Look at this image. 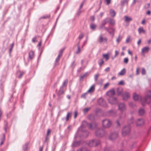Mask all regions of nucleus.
Wrapping results in <instances>:
<instances>
[{"mask_svg": "<svg viewBox=\"0 0 151 151\" xmlns=\"http://www.w3.org/2000/svg\"><path fill=\"white\" fill-rule=\"evenodd\" d=\"M107 95L109 96V98L108 100L109 103L111 104H116L117 101L116 99L113 97V96L115 94L114 90H112L108 91L107 93Z\"/></svg>", "mask_w": 151, "mask_h": 151, "instance_id": "f257e3e1", "label": "nucleus"}, {"mask_svg": "<svg viewBox=\"0 0 151 151\" xmlns=\"http://www.w3.org/2000/svg\"><path fill=\"white\" fill-rule=\"evenodd\" d=\"M102 125L103 127L104 128H108L111 126V121L109 119H105L102 121Z\"/></svg>", "mask_w": 151, "mask_h": 151, "instance_id": "f03ea898", "label": "nucleus"}, {"mask_svg": "<svg viewBox=\"0 0 151 151\" xmlns=\"http://www.w3.org/2000/svg\"><path fill=\"white\" fill-rule=\"evenodd\" d=\"M130 128L129 126H126L123 128L122 134L123 136H126L130 132Z\"/></svg>", "mask_w": 151, "mask_h": 151, "instance_id": "7ed1b4c3", "label": "nucleus"}, {"mask_svg": "<svg viewBox=\"0 0 151 151\" xmlns=\"http://www.w3.org/2000/svg\"><path fill=\"white\" fill-rule=\"evenodd\" d=\"M151 97V91L147 92L145 99H144L145 104H149L150 101V98Z\"/></svg>", "mask_w": 151, "mask_h": 151, "instance_id": "20e7f679", "label": "nucleus"}, {"mask_svg": "<svg viewBox=\"0 0 151 151\" xmlns=\"http://www.w3.org/2000/svg\"><path fill=\"white\" fill-rule=\"evenodd\" d=\"M133 98L134 100L135 101H137L140 100L141 101L142 104L143 106H144L145 105V103L144 101L141 99V97L140 96L138 95L135 93H134L133 95Z\"/></svg>", "mask_w": 151, "mask_h": 151, "instance_id": "39448f33", "label": "nucleus"}, {"mask_svg": "<svg viewBox=\"0 0 151 151\" xmlns=\"http://www.w3.org/2000/svg\"><path fill=\"white\" fill-rule=\"evenodd\" d=\"M100 143V142L99 140H92L90 142L88 145L90 146H96L99 145Z\"/></svg>", "mask_w": 151, "mask_h": 151, "instance_id": "423d86ee", "label": "nucleus"}, {"mask_svg": "<svg viewBox=\"0 0 151 151\" xmlns=\"http://www.w3.org/2000/svg\"><path fill=\"white\" fill-rule=\"evenodd\" d=\"M95 90V86L93 85H92L89 89L87 93H85V94L83 95H82V97L85 96L86 95L87 93H92Z\"/></svg>", "mask_w": 151, "mask_h": 151, "instance_id": "0eeeda50", "label": "nucleus"}, {"mask_svg": "<svg viewBox=\"0 0 151 151\" xmlns=\"http://www.w3.org/2000/svg\"><path fill=\"white\" fill-rule=\"evenodd\" d=\"M118 136V134L117 133H114L111 134L109 137V138L111 140H113L116 139Z\"/></svg>", "mask_w": 151, "mask_h": 151, "instance_id": "6e6552de", "label": "nucleus"}, {"mask_svg": "<svg viewBox=\"0 0 151 151\" xmlns=\"http://www.w3.org/2000/svg\"><path fill=\"white\" fill-rule=\"evenodd\" d=\"M144 123V121L143 119H139L136 122V125L137 126H140Z\"/></svg>", "mask_w": 151, "mask_h": 151, "instance_id": "1a4fd4ad", "label": "nucleus"}, {"mask_svg": "<svg viewBox=\"0 0 151 151\" xmlns=\"http://www.w3.org/2000/svg\"><path fill=\"white\" fill-rule=\"evenodd\" d=\"M150 50V48L148 47H143L141 51L142 53L144 54L145 53H146L148 52Z\"/></svg>", "mask_w": 151, "mask_h": 151, "instance_id": "9d476101", "label": "nucleus"}, {"mask_svg": "<svg viewBox=\"0 0 151 151\" xmlns=\"http://www.w3.org/2000/svg\"><path fill=\"white\" fill-rule=\"evenodd\" d=\"M119 108L121 111H123L125 109V106L124 104L121 103L119 105Z\"/></svg>", "mask_w": 151, "mask_h": 151, "instance_id": "9b49d317", "label": "nucleus"}, {"mask_svg": "<svg viewBox=\"0 0 151 151\" xmlns=\"http://www.w3.org/2000/svg\"><path fill=\"white\" fill-rule=\"evenodd\" d=\"M130 97V95L129 93L127 92H126L123 95V97L124 100H126L129 98Z\"/></svg>", "mask_w": 151, "mask_h": 151, "instance_id": "f8f14e48", "label": "nucleus"}, {"mask_svg": "<svg viewBox=\"0 0 151 151\" xmlns=\"http://www.w3.org/2000/svg\"><path fill=\"white\" fill-rule=\"evenodd\" d=\"M98 102L99 104L101 106H105V105H104L105 104V102L104 101L102 98H100L98 100Z\"/></svg>", "mask_w": 151, "mask_h": 151, "instance_id": "ddd939ff", "label": "nucleus"}, {"mask_svg": "<svg viewBox=\"0 0 151 151\" xmlns=\"http://www.w3.org/2000/svg\"><path fill=\"white\" fill-rule=\"evenodd\" d=\"M107 41V39L106 38H103L102 36H101L99 38V42H106Z\"/></svg>", "mask_w": 151, "mask_h": 151, "instance_id": "4468645a", "label": "nucleus"}, {"mask_svg": "<svg viewBox=\"0 0 151 151\" xmlns=\"http://www.w3.org/2000/svg\"><path fill=\"white\" fill-rule=\"evenodd\" d=\"M109 53L104 54L102 55L103 57L105 59L106 61L108 60L109 59Z\"/></svg>", "mask_w": 151, "mask_h": 151, "instance_id": "2eb2a0df", "label": "nucleus"}, {"mask_svg": "<svg viewBox=\"0 0 151 151\" xmlns=\"http://www.w3.org/2000/svg\"><path fill=\"white\" fill-rule=\"evenodd\" d=\"M126 72V70L125 68L123 69L121 71L118 73L119 76H123L124 75Z\"/></svg>", "mask_w": 151, "mask_h": 151, "instance_id": "dca6fc26", "label": "nucleus"}, {"mask_svg": "<svg viewBox=\"0 0 151 151\" xmlns=\"http://www.w3.org/2000/svg\"><path fill=\"white\" fill-rule=\"evenodd\" d=\"M139 114L140 115H143L145 113V111L143 109H140L138 111Z\"/></svg>", "mask_w": 151, "mask_h": 151, "instance_id": "f3484780", "label": "nucleus"}, {"mask_svg": "<svg viewBox=\"0 0 151 151\" xmlns=\"http://www.w3.org/2000/svg\"><path fill=\"white\" fill-rule=\"evenodd\" d=\"M138 31L139 34H140L141 33H145L146 31H145L143 29L142 27H139L138 29Z\"/></svg>", "mask_w": 151, "mask_h": 151, "instance_id": "a211bd4d", "label": "nucleus"}, {"mask_svg": "<svg viewBox=\"0 0 151 151\" xmlns=\"http://www.w3.org/2000/svg\"><path fill=\"white\" fill-rule=\"evenodd\" d=\"M34 57V52L33 51H30L29 52V57L30 59H32Z\"/></svg>", "mask_w": 151, "mask_h": 151, "instance_id": "6ab92c4d", "label": "nucleus"}, {"mask_svg": "<svg viewBox=\"0 0 151 151\" xmlns=\"http://www.w3.org/2000/svg\"><path fill=\"white\" fill-rule=\"evenodd\" d=\"M96 124L95 123L90 124L89 125V128L91 129H92L96 127Z\"/></svg>", "mask_w": 151, "mask_h": 151, "instance_id": "aec40b11", "label": "nucleus"}, {"mask_svg": "<svg viewBox=\"0 0 151 151\" xmlns=\"http://www.w3.org/2000/svg\"><path fill=\"white\" fill-rule=\"evenodd\" d=\"M124 18L125 21L127 22H129L132 20L131 18L127 16H125Z\"/></svg>", "mask_w": 151, "mask_h": 151, "instance_id": "412c9836", "label": "nucleus"}, {"mask_svg": "<svg viewBox=\"0 0 151 151\" xmlns=\"http://www.w3.org/2000/svg\"><path fill=\"white\" fill-rule=\"evenodd\" d=\"M110 13L111 16L112 17H114L115 14L116 13L114 10L112 9H111L110 10Z\"/></svg>", "mask_w": 151, "mask_h": 151, "instance_id": "4be33fe9", "label": "nucleus"}, {"mask_svg": "<svg viewBox=\"0 0 151 151\" xmlns=\"http://www.w3.org/2000/svg\"><path fill=\"white\" fill-rule=\"evenodd\" d=\"M71 112H68L66 117V121H68L69 119V117L71 116Z\"/></svg>", "mask_w": 151, "mask_h": 151, "instance_id": "5701e85b", "label": "nucleus"}, {"mask_svg": "<svg viewBox=\"0 0 151 151\" xmlns=\"http://www.w3.org/2000/svg\"><path fill=\"white\" fill-rule=\"evenodd\" d=\"M104 62L102 59L99 60L98 61V63L100 66H101L104 64Z\"/></svg>", "mask_w": 151, "mask_h": 151, "instance_id": "b1692460", "label": "nucleus"}, {"mask_svg": "<svg viewBox=\"0 0 151 151\" xmlns=\"http://www.w3.org/2000/svg\"><path fill=\"white\" fill-rule=\"evenodd\" d=\"M117 93L118 95H120L122 94L123 91V89L122 88H119L117 89Z\"/></svg>", "mask_w": 151, "mask_h": 151, "instance_id": "393cba45", "label": "nucleus"}, {"mask_svg": "<svg viewBox=\"0 0 151 151\" xmlns=\"http://www.w3.org/2000/svg\"><path fill=\"white\" fill-rule=\"evenodd\" d=\"M63 52V50L62 49L60 50L59 52L58 55V58H60V57L62 56Z\"/></svg>", "mask_w": 151, "mask_h": 151, "instance_id": "a878e982", "label": "nucleus"}, {"mask_svg": "<svg viewBox=\"0 0 151 151\" xmlns=\"http://www.w3.org/2000/svg\"><path fill=\"white\" fill-rule=\"evenodd\" d=\"M96 27V25L94 24H92L90 25V28L92 30H94Z\"/></svg>", "mask_w": 151, "mask_h": 151, "instance_id": "bb28decb", "label": "nucleus"}, {"mask_svg": "<svg viewBox=\"0 0 151 151\" xmlns=\"http://www.w3.org/2000/svg\"><path fill=\"white\" fill-rule=\"evenodd\" d=\"M129 61L128 58H126L124 59V63L126 64L128 63Z\"/></svg>", "mask_w": 151, "mask_h": 151, "instance_id": "cd10ccee", "label": "nucleus"}, {"mask_svg": "<svg viewBox=\"0 0 151 151\" xmlns=\"http://www.w3.org/2000/svg\"><path fill=\"white\" fill-rule=\"evenodd\" d=\"M131 40V38L130 37H128L126 40V42L127 43L129 42Z\"/></svg>", "mask_w": 151, "mask_h": 151, "instance_id": "c85d7f7f", "label": "nucleus"}, {"mask_svg": "<svg viewBox=\"0 0 151 151\" xmlns=\"http://www.w3.org/2000/svg\"><path fill=\"white\" fill-rule=\"evenodd\" d=\"M106 21L105 20L104 21H103V22H102V23L101 25V27H100L101 28L105 24H106Z\"/></svg>", "mask_w": 151, "mask_h": 151, "instance_id": "c756f323", "label": "nucleus"}, {"mask_svg": "<svg viewBox=\"0 0 151 151\" xmlns=\"http://www.w3.org/2000/svg\"><path fill=\"white\" fill-rule=\"evenodd\" d=\"M119 85H124V81H120L118 83Z\"/></svg>", "mask_w": 151, "mask_h": 151, "instance_id": "7c9ffc66", "label": "nucleus"}, {"mask_svg": "<svg viewBox=\"0 0 151 151\" xmlns=\"http://www.w3.org/2000/svg\"><path fill=\"white\" fill-rule=\"evenodd\" d=\"M83 37V34L82 33H81V34L79 37H78V38H79V39H82Z\"/></svg>", "mask_w": 151, "mask_h": 151, "instance_id": "2f4dec72", "label": "nucleus"}, {"mask_svg": "<svg viewBox=\"0 0 151 151\" xmlns=\"http://www.w3.org/2000/svg\"><path fill=\"white\" fill-rule=\"evenodd\" d=\"M19 73H20V75L19 76V78H21L22 76V75L24 74V73L23 72H19Z\"/></svg>", "mask_w": 151, "mask_h": 151, "instance_id": "473e14b6", "label": "nucleus"}, {"mask_svg": "<svg viewBox=\"0 0 151 151\" xmlns=\"http://www.w3.org/2000/svg\"><path fill=\"white\" fill-rule=\"evenodd\" d=\"M67 83H68V80H65L63 83V86H66Z\"/></svg>", "mask_w": 151, "mask_h": 151, "instance_id": "72a5a7b5", "label": "nucleus"}, {"mask_svg": "<svg viewBox=\"0 0 151 151\" xmlns=\"http://www.w3.org/2000/svg\"><path fill=\"white\" fill-rule=\"evenodd\" d=\"M109 85V83H106L104 86V89H106Z\"/></svg>", "mask_w": 151, "mask_h": 151, "instance_id": "f704fd0d", "label": "nucleus"}, {"mask_svg": "<svg viewBox=\"0 0 151 151\" xmlns=\"http://www.w3.org/2000/svg\"><path fill=\"white\" fill-rule=\"evenodd\" d=\"M150 3H148L145 4V8L146 9H147L150 6Z\"/></svg>", "mask_w": 151, "mask_h": 151, "instance_id": "c9c22d12", "label": "nucleus"}, {"mask_svg": "<svg viewBox=\"0 0 151 151\" xmlns=\"http://www.w3.org/2000/svg\"><path fill=\"white\" fill-rule=\"evenodd\" d=\"M146 71L145 70L144 68L142 69V75H144L145 74Z\"/></svg>", "mask_w": 151, "mask_h": 151, "instance_id": "e433bc0d", "label": "nucleus"}, {"mask_svg": "<svg viewBox=\"0 0 151 151\" xmlns=\"http://www.w3.org/2000/svg\"><path fill=\"white\" fill-rule=\"evenodd\" d=\"M115 55H114V57H116L119 54V52L117 51L116 50L115 51Z\"/></svg>", "mask_w": 151, "mask_h": 151, "instance_id": "4c0bfd02", "label": "nucleus"}, {"mask_svg": "<svg viewBox=\"0 0 151 151\" xmlns=\"http://www.w3.org/2000/svg\"><path fill=\"white\" fill-rule=\"evenodd\" d=\"M78 115V113L77 112V111H75V114H74V118L75 119H76V117H77Z\"/></svg>", "mask_w": 151, "mask_h": 151, "instance_id": "58836bf2", "label": "nucleus"}, {"mask_svg": "<svg viewBox=\"0 0 151 151\" xmlns=\"http://www.w3.org/2000/svg\"><path fill=\"white\" fill-rule=\"evenodd\" d=\"M122 38L119 37L116 39V41L119 43V42L121 40Z\"/></svg>", "mask_w": 151, "mask_h": 151, "instance_id": "ea45409f", "label": "nucleus"}, {"mask_svg": "<svg viewBox=\"0 0 151 151\" xmlns=\"http://www.w3.org/2000/svg\"><path fill=\"white\" fill-rule=\"evenodd\" d=\"M110 70V68L109 67H108L105 69V71L106 72H108Z\"/></svg>", "mask_w": 151, "mask_h": 151, "instance_id": "a19ab883", "label": "nucleus"}, {"mask_svg": "<svg viewBox=\"0 0 151 151\" xmlns=\"http://www.w3.org/2000/svg\"><path fill=\"white\" fill-rule=\"evenodd\" d=\"M89 109L88 108H85L83 109V111H84V112H86L88 111Z\"/></svg>", "mask_w": 151, "mask_h": 151, "instance_id": "79ce46f5", "label": "nucleus"}, {"mask_svg": "<svg viewBox=\"0 0 151 151\" xmlns=\"http://www.w3.org/2000/svg\"><path fill=\"white\" fill-rule=\"evenodd\" d=\"M32 41L33 42H35L37 41H36V37H34L32 39Z\"/></svg>", "mask_w": 151, "mask_h": 151, "instance_id": "37998d69", "label": "nucleus"}, {"mask_svg": "<svg viewBox=\"0 0 151 151\" xmlns=\"http://www.w3.org/2000/svg\"><path fill=\"white\" fill-rule=\"evenodd\" d=\"M139 69L138 68H137L136 69V73L137 75H138L139 74Z\"/></svg>", "mask_w": 151, "mask_h": 151, "instance_id": "c03bdc74", "label": "nucleus"}, {"mask_svg": "<svg viewBox=\"0 0 151 151\" xmlns=\"http://www.w3.org/2000/svg\"><path fill=\"white\" fill-rule=\"evenodd\" d=\"M42 43V41L41 40L39 42V43L37 46L39 47H40Z\"/></svg>", "mask_w": 151, "mask_h": 151, "instance_id": "a18cd8bd", "label": "nucleus"}, {"mask_svg": "<svg viewBox=\"0 0 151 151\" xmlns=\"http://www.w3.org/2000/svg\"><path fill=\"white\" fill-rule=\"evenodd\" d=\"M63 91L62 90H60L59 91V95H61V94H62L63 93Z\"/></svg>", "mask_w": 151, "mask_h": 151, "instance_id": "49530a36", "label": "nucleus"}, {"mask_svg": "<svg viewBox=\"0 0 151 151\" xmlns=\"http://www.w3.org/2000/svg\"><path fill=\"white\" fill-rule=\"evenodd\" d=\"M110 23L112 24H114L115 23V22L113 20H111L110 21Z\"/></svg>", "mask_w": 151, "mask_h": 151, "instance_id": "de8ad7c7", "label": "nucleus"}, {"mask_svg": "<svg viewBox=\"0 0 151 151\" xmlns=\"http://www.w3.org/2000/svg\"><path fill=\"white\" fill-rule=\"evenodd\" d=\"M106 1L107 4H109L111 2V0H106Z\"/></svg>", "mask_w": 151, "mask_h": 151, "instance_id": "09e8293b", "label": "nucleus"}, {"mask_svg": "<svg viewBox=\"0 0 151 151\" xmlns=\"http://www.w3.org/2000/svg\"><path fill=\"white\" fill-rule=\"evenodd\" d=\"M80 52V48L79 46H78V49L77 51V53H79Z\"/></svg>", "mask_w": 151, "mask_h": 151, "instance_id": "8fccbe9b", "label": "nucleus"}, {"mask_svg": "<svg viewBox=\"0 0 151 151\" xmlns=\"http://www.w3.org/2000/svg\"><path fill=\"white\" fill-rule=\"evenodd\" d=\"M141 39H139L137 42L138 45H140V44L141 43Z\"/></svg>", "mask_w": 151, "mask_h": 151, "instance_id": "3c124183", "label": "nucleus"}, {"mask_svg": "<svg viewBox=\"0 0 151 151\" xmlns=\"http://www.w3.org/2000/svg\"><path fill=\"white\" fill-rule=\"evenodd\" d=\"M50 132V129H48L47 132V135L48 136Z\"/></svg>", "mask_w": 151, "mask_h": 151, "instance_id": "603ef678", "label": "nucleus"}, {"mask_svg": "<svg viewBox=\"0 0 151 151\" xmlns=\"http://www.w3.org/2000/svg\"><path fill=\"white\" fill-rule=\"evenodd\" d=\"M96 134V135L97 136H100V137L101 136V135L100 134V133L99 132H97Z\"/></svg>", "mask_w": 151, "mask_h": 151, "instance_id": "864d4df0", "label": "nucleus"}, {"mask_svg": "<svg viewBox=\"0 0 151 151\" xmlns=\"http://www.w3.org/2000/svg\"><path fill=\"white\" fill-rule=\"evenodd\" d=\"M128 54L132 56V52L130 51L129 50H128Z\"/></svg>", "mask_w": 151, "mask_h": 151, "instance_id": "5fc2aeb1", "label": "nucleus"}, {"mask_svg": "<svg viewBox=\"0 0 151 151\" xmlns=\"http://www.w3.org/2000/svg\"><path fill=\"white\" fill-rule=\"evenodd\" d=\"M99 76V75H98V74H96L95 76V80H96L97 79V78H98Z\"/></svg>", "mask_w": 151, "mask_h": 151, "instance_id": "6e6d98bb", "label": "nucleus"}, {"mask_svg": "<svg viewBox=\"0 0 151 151\" xmlns=\"http://www.w3.org/2000/svg\"><path fill=\"white\" fill-rule=\"evenodd\" d=\"M148 44H149L151 43V39H150L147 41Z\"/></svg>", "mask_w": 151, "mask_h": 151, "instance_id": "4d7b16f0", "label": "nucleus"}, {"mask_svg": "<svg viewBox=\"0 0 151 151\" xmlns=\"http://www.w3.org/2000/svg\"><path fill=\"white\" fill-rule=\"evenodd\" d=\"M95 18L93 16H92L91 17V19L92 21H93L94 20Z\"/></svg>", "mask_w": 151, "mask_h": 151, "instance_id": "13d9d810", "label": "nucleus"}, {"mask_svg": "<svg viewBox=\"0 0 151 151\" xmlns=\"http://www.w3.org/2000/svg\"><path fill=\"white\" fill-rule=\"evenodd\" d=\"M150 13L151 12L150 11H148L147 12V14L148 15H150Z\"/></svg>", "mask_w": 151, "mask_h": 151, "instance_id": "bf43d9fd", "label": "nucleus"}, {"mask_svg": "<svg viewBox=\"0 0 151 151\" xmlns=\"http://www.w3.org/2000/svg\"><path fill=\"white\" fill-rule=\"evenodd\" d=\"M145 23V19H144L142 21V24H144Z\"/></svg>", "mask_w": 151, "mask_h": 151, "instance_id": "052dcab7", "label": "nucleus"}, {"mask_svg": "<svg viewBox=\"0 0 151 151\" xmlns=\"http://www.w3.org/2000/svg\"><path fill=\"white\" fill-rule=\"evenodd\" d=\"M60 58H58V56L57 58L56 59V61L58 62V61L60 60Z\"/></svg>", "mask_w": 151, "mask_h": 151, "instance_id": "680f3d73", "label": "nucleus"}, {"mask_svg": "<svg viewBox=\"0 0 151 151\" xmlns=\"http://www.w3.org/2000/svg\"><path fill=\"white\" fill-rule=\"evenodd\" d=\"M83 3H82V4H81V5H80V9H81V8H82V6H83Z\"/></svg>", "mask_w": 151, "mask_h": 151, "instance_id": "e2e57ef3", "label": "nucleus"}, {"mask_svg": "<svg viewBox=\"0 0 151 151\" xmlns=\"http://www.w3.org/2000/svg\"><path fill=\"white\" fill-rule=\"evenodd\" d=\"M105 29L106 30H107V31L109 32V29L108 28H107V27H105Z\"/></svg>", "mask_w": 151, "mask_h": 151, "instance_id": "0e129e2a", "label": "nucleus"}, {"mask_svg": "<svg viewBox=\"0 0 151 151\" xmlns=\"http://www.w3.org/2000/svg\"><path fill=\"white\" fill-rule=\"evenodd\" d=\"M42 147H40V151H42Z\"/></svg>", "mask_w": 151, "mask_h": 151, "instance_id": "69168bd1", "label": "nucleus"}, {"mask_svg": "<svg viewBox=\"0 0 151 151\" xmlns=\"http://www.w3.org/2000/svg\"><path fill=\"white\" fill-rule=\"evenodd\" d=\"M116 78V77H114V76H113V77L112 78H111V79L112 80H113L114 79H115Z\"/></svg>", "mask_w": 151, "mask_h": 151, "instance_id": "338daca9", "label": "nucleus"}, {"mask_svg": "<svg viewBox=\"0 0 151 151\" xmlns=\"http://www.w3.org/2000/svg\"><path fill=\"white\" fill-rule=\"evenodd\" d=\"M136 0H134L133 2L134 4H135L136 3Z\"/></svg>", "mask_w": 151, "mask_h": 151, "instance_id": "774afa93", "label": "nucleus"}]
</instances>
